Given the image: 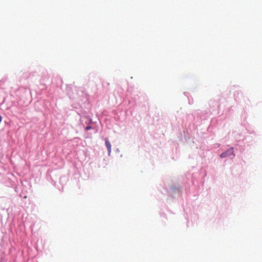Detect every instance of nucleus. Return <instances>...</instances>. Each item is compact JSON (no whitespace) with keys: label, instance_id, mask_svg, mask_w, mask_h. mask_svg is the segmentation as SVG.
<instances>
[{"label":"nucleus","instance_id":"nucleus-2","mask_svg":"<svg viewBox=\"0 0 262 262\" xmlns=\"http://www.w3.org/2000/svg\"><path fill=\"white\" fill-rule=\"evenodd\" d=\"M105 143L106 146V148L108 150V155H110L111 152V144L110 141H108L107 138H105Z\"/></svg>","mask_w":262,"mask_h":262},{"label":"nucleus","instance_id":"nucleus-3","mask_svg":"<svg viewBox=\"0 0 262 262\" xmlns=\"http://www.w3.org/2000/svg\"><path fill=\"white\" fill-rule=\"evenodd\" d=\"M91 128H92V127L91 126H88L87 127H85V129L86 130L91 129Z\"/></svg>","mask_w":262,"mask_h":262},{"label":"nucleus","instance_id":"nucleus-1","mask_svg":"<svg viewBox=\"0 0 262 262\" xmlns=\"http://www.w3.org/2000/svg\"><path fill=\"white\" fill-rule=\"evenodd\" d=\"M231 155H234L233 148V147H231V148H229V149H228L225 152H223L220 155V157L223 158H225V157H227L228 156H230Z\"/></svg>","mask_w":262,"mask_h":262}]
</instances>
